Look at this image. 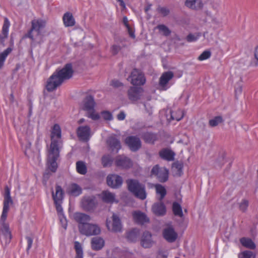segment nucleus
<instances>
[{"mask_svg": "<svg viewBox=\"0 0 258 258\" xmlns=\"http://www.w3.org/2000/svg\"><path fill=\"white\" fill-rule=\"evenodd\" d=\"M74 71L72 64L67 63L60 69H57L48 79L45 88L48 92H52L59 87L66 80L71 79Z\"/></svg>", "mask_w": 258, "mask_h": 258, "instance_id": "1", "label": "nucleus"}, {"mask_svg": "<svg viewBox=\"0 0 258 258\" xmlns=\"http://www.w3.org/2000/svg\"><path fill=\"white\" fill-rule=\"evenodd\" d=\"M61 135V130H52L51 133V144L48 151L47 166L52 172H55L57 167L56 161L59 157V149L62 146Z\"/></svg>", "mask_w": 258, "mask_h": 258, "instance_id": "2", "label": "nucleus"}, {"mask_svg": "<svg viewBox=\"0 0 258 258\" xmlns=\"http://www.w3.org/2000/svg\"><path fill=\"white\" fill-rule=\"evenodd\" d=\"M95 105L94 98L91 95L87 96L80 104L81 109L86 112V116L93 120L100 118V114L95 110Z\"/></svg>", "mask_w": 258, "mask_h": 258, "instance_id": "3", "label": "nucleus"}, {"mask_svg": "<svg viewBox=\"0 0 258 258\" xmlns=\"http://www.w3.org/2000/svg\"><path fill=\"white\" fill-rule=\"evenodd\" d=\"M126 183L128 190L136 197L144 200L146 198V193L144 186L141 184L138 181L134 179H128Z\"/></svg>", "mask_w": 258, "mask_h": 258, "instance_id": "4", "label": "nucleus"}, {"mask_svg": "<svg viewBox=\"0 0 258 258\" xmlns=\"http://www.w3.org/2000/svg\"><path fill=\"white\" fill-rule=\"evenodd\" d=\"M127 79L133 85L136 87L144 85L146 81L144 73L137 69H134L132 71Z\"/></svg>", "mask_w": 258, "mask_h": 258, "instance_id": "5", "label": "nucleus"}, {"mask_svg": "<svg viewBox=\"0 0 258 258\" xmlns=\"http://www.w3.org/2000/svg\"><path fill=\"white\" fill-rule=\"evenodd\" d=\"M46 25V21L41 19L33 20L31 21V27L28 32L26 37L29 38L32 41L35 40V38L33 35V32H37V35L41 34V30L44 28Z\"/></svg>", "mask_w": 258, "mask_h": 258, "instance_id": "6", "label": "nucleus"}, {"mask_svg": "<svg viewBox=\"0 0 258 258\" xmlns=\"http://www.w3.org/2000/svg\"><path fill=\"white\" fill-rule=\"evenodd\" d=\"M106 225L108 230L114 232H119L122 230V224L119 217L113 214L111 220L107 219Z\"/></svg>", "mask_w": 258, "mask_h": 258, "instance_id": "7", "label": "nucleus"}, {"mask_svg": "<svg viewBox=\"0 0 258 258\" xmlns=\"http://www.w3.org/2000/svg\"><path fill=\"white\" fill-rule=\"evenodd\" d=\"M0 239L2 244L8 245L12 238L11 232L8 223H4L0 224Z\"/></svg>", "mask_w": 258, "mask_h": 258, "instance_id": "8", "label": "nucleus"}, {"mask_svg": "<svg viewBox=\"0 0 258 258\" xmlns=\"http://www.w3.org/2000/svg\"><path fill=\"white\" fill-rule=\"evenodd\" d=\"M184 116V112L183 110L177 108L170 111L169 114L166 115L167 121L169 124H175L181 120Z\"/></svg>", "mask_w": 258, "mask_h": 258, "instance_id": "9", "label": "nucleus"}, {"mask_svg": "<svg viewBox=\"0 0 258 258\" xmlns=\"http://www.w3.org/2000/svg\"><path fill=\"white\" fill-rule=\"evenodd\" d=\"M144 91V89L141 87H130L127 91L128 98L132 103L137 102L141 98Z\"/></svg>", "mask_w": 258, "mask_h": 258, "instance_id": "10", "label": "nucleus"}, {"mask_svg": "<svg viewBox=\"0 0 258 258\" xmlns=\"http://www.w3.org/2000/svg\"><path fill=\"white\" fill-rule=\"evenodd\" d=\"M80 232L87 236L97 235L101 233V228L97 224L89 223Z\"/></svg>", "mask_w": 258, "mask_h": 258, "instance_id": "11", "label": "nucleus"}, {"mask_svg": "<svg viewBox=\"0 0 258 258\" xmlns=\"http://www.w3.org/2000/svg\"><path fill=\"white\" fill-rule=\"evenodd\" d=\"M152 175H155L160 182H165L168 178V171L166 168H160L158 165L154 166L151 170Z\"/></svg>", "mask_w": 258, "mask_h": 258, "instance_id": "12", "label": "nucleus"}, {"mask_svg": "<svg viewBox=\"0 0 258 258\" xmlns=\"http://www.w3.org/2000/svg\"><path fill=\"white\" fill-rule=\"evenodd\" d=\"M74 220L78 223L79 232L84 228L91 220V217L82 213H76L74 214Z\"/></svg>", "mask_w": 258, "mask_h": 258, "instance_id": "13", "label": "nucleus"}, {"mask_svg": "<svg viewBox=\"0 0 258 258\" xmlns=\"http://www.w3.org/2000/svg\"><path fill=\"white\" fill-rule=\"evenodd\" d=\"M174 77V74L171 71H168L163 73L159 78V86L160 90L166 91L170 86L168 84Z\"/></svg>", "mask_w": 258, "mask_h": 258, "instance_id": "14", "label": "nucleus"}, {"mask_svg": "<svg viewBox=\"0 0 258 258\" xmlns=\"http://www.w3.org/2000/svg\"><path fill=\"white\" fill-rule=\"evenodd\" d=\"M163 238L168 242H173L177 238L178 234L172 226H168L164 228L162 231Z\"/></svg>", "mask_w": 258, "mask_h": 258, "instance_id": "15", "label": "nucleus"}, {"mask_svg": "<svg viewBox=\"0 0 258 258\" xmlns=\"http://www.w3.org/2000/svg\"><path fill=\"white\" fill-rule=\"evenodd\" d=\"M125 142L132 151H136L141 147V142L137 137H128L126 138Z\"/></svg>", "mask_w": 258, "mask_h": 258, "instance_id": "16", "label": "nucleus"}, {"mask_svg": "<svg viewBox=\"0 0 258 258\" xmlns=\"http://www.w3.org/2000/svg\"><path fill=\"white\" fill-rule=\"evenodd\" d=\"M107 184L112 188H117L122 183V178L116 174L109 175L107 177Z\"/></svg>", "mask_w": 258, "mask_h": 258, "instance_id": "17", "label": "nucleus"}, {"mask_svg": "<svg viewBox=\"0 0 258 258\" xmlns=\"http://www.w3.org/2000/svg\"><path fill=\"white\" fill-rule=\"evenodd\" d=\"M96 204V199L94 196L85 197L82 200V207L87 211L92 210Z\"/></svg>", "mask_w": 258, "mask_h": 258, "instance_id": "18", "label": "nucleus"}, {"mask_svg": "<svg viewBox=\"0 0 258 258\" xmlns=\"http://www.w3.org/2000/svg\"><path fill=\"white\" fill-rule=\"evenodd\" d=\"M115 164L122 168H128L132 166V161L128 158L124 156H118L115 159Z\"/></svg>", "mask_w": 258, "mask_h": 258, "instance_id": "19", "label": "nucleus"}, {"mask_svg": "<svg viewBox=\"0 0 258 258\" xmlns=\"http://www.w3.org/2000/svg\"><path fill=\"white\" fill-rule=\"evenodd\" d=\"M152 210L157 216H163L166 213L165 206L161 201L155 203L152 206Z\"/></svg>", "mask_w": 258, "mask_h": 258, "instance_id": "20", "label": "nucleus"}, {"mask_svg": "<svg viewBox=\"0 0 258 258\" xmlns=\"http://www.w3.org/2000/svg\"><path fill=\"white\" fill-rule=\"evenodd\" d=\"M132 215L134 221L138 224H143L149 221L146 215L140 211H134Z\"/></svg>", "mask_w": 258, "mask_h": 258, "instance_id": "21", "label": "nucleus"}, {"mask_svg": "<svg viewBox=\"0 0 258 258\" xmlns=\"http://www.w3.org/2000/svg\"><path fill=\"white\" fill-rule=\"evenodd\" d=\"M153 243L151 234L148 231L145 232L141 238L142 246L145 248H149L152 245Z\"/></svg>", "mask_w": 258, "mask_h": 258, "instance_id": "22", "label": "nucleus"}, {"mask_svg": "<svg viewBox=\"0 0 258 258\" xmlns=\"http://www.w3.org/2000/svg\"><path fill=\"white\" fill-rule=\"evenodd\" d=\"M100 196L103 201L105 203H118V201L115 199V195L108 190L103 191L100 195Z\"/></svg>", "mask_w": 258, "mask_h": 258, "instance_id": "23", "label": "nucleus"}, {"mask_svg": "<svg viewBox=\"0 0 258 258\" xmlns=\"http://www.w3.org/2000/svg\"><path fill=\"white\" fill-rule=\"evenodd\" d=\"M62 21L65 27H72L75 25V20L70 12L64 13L62 17Z\"/></svg>", "mask_w": 258, "mask_h": 258, "instance_id": "24", "label": "nucleus"}, {"mask_svg": "<svg viewBox=\"0 0 258 258\" xmlns=\"http://www.w3.org/2000/svg\"><path fill=\"white\" fill-rule=\"evenodd\" d=\"M185 6L192 10H200L203 8V4L201 0H186Z\"/></svg>", "mask_w": 258, "mask_h": 258, "instance_id": "25", "label": "nucleus"}, {"mask_svg": "<svg viewBox=\"0 0 258 258\" xmlns=\"http://www.w3.org/2000/svg\"><path fill=\"white\" fill-rule=\"evenodd\" d=\"M10 26V23L8 19L5 18L2 27V34L0 35V39L1 41H4L6 38L8 37Z\"/></svg>", "mask_w": 258, "mask_h": 258, "instance_id": "26", "label": "nucleus"}, {"mask_svg": "<svg viewBox=\"0 0 258 258\" xmlns=\"http://www.w3.org/2000/svg\"><path fill=\"white\" fill-rule=\"evenodd\" d=\"M104 244V240L99 237H94L92 239V247L94 250H99L101 249Z\"/></svg>", "mask_w": 258, "mask_h": 258, "instance_id": "27", "label": "nucleus"}, {"mask_svg": "<svg viewBox=\"0 0 258 258\" xmlns=\"http://www.w3.org/2000/svg\"><path fill=\"white\" fill-rule=\"evenodd\" d=\"M160 156L166 160L172 161L174 159V153L168 149H163L159 152Z\"/></svg>", "mask_w": 258, "mask_h": 258, "instance_id": "28", "label": "nucleus"}, {"mask_svg": "<svg viewBox=\"0 0 258 258\" xmlns=\"http://www.w3.org/2000/svg\"><path fill=\"white\" fill-rule=\"evenodd\" d=\"M240 242L243 246L247 248L254 249L256 247V245L254 242L249 238H241L240 239Z\"/></svg>", "mask_w": 258, "mask_h": 258, "instance_id": "29", "label": "nucleus"}, {"mask_svg": "<svg viewBox=\"0 0 258 258\" xmlns=\"http://www.w3.org/2000/svg\"><path fill=\"white\" fill-rule=\"evenodd\" d=\"M63 190L60 186H56L55 193L52 192V197L55 202H61L63 199Z\"/></svg>", "mask_w": 258, "mask_h": 258, "instance_id": "30", "label": "nucleus"}, {"mask_svg": "<svg viewBox=\"0 0 258 258\" xmlns=\"http://www.w3.org/2000/svg\"><path fill=\"white\" fill-rule=\"evenodd\" d=\"M156 192L158 196V199L161 201L166 195V190L164 186L161 184H156L155 186Z\"/></svg>", "mask_w": 258, "mask_h": 258, "instance_id": "31", "label": "nucleus"}, {"mask_svg": "<svg viewBox=\"0 0 258 258\" xmlns=\"http://www.w3.org/2000/svg\"><path fill=\"white\" fill-rule=\"evenodd\" d=\"M107 143L112 148V149H116L117 151H118L121 148V146L119 141L116 139L114 137L111 136L107 140Z\"/></svg>", "mask_w": 258, "mask_h": 258, "instance_id": "32", "label": "nucleus"}, {"mask_svg": "<svg viewBox=\"0 0 258 258\" xmlns=\"http://www.w3.org/2000/svg\"><path fill=\"white\" fill-rule=\"evenodd\" d=\"M68 192L72 196H78L82 193V188L76 184H72L70 186Z\"/></svg>", "mask_w": 258, "mask_h": 258, "instance_id": "33", "label": "nucleus"}, {"mask_svg": "<svg viewBox=\"0 0 258 258\" xmlns=\"http://www.w3.org/2000/svg\"><path fill=\"white\" fill-rule=\"evenodd\" d=\"M140 234L139 230L134 228L130 231L127 235V238L128 240L134 242L136 241L139 237Z\"/></svg>", "mask_w": 258, "mask_h": 258, "instance_id": "34", "label": "nucleus"}, {"mask_svg": "<svg viewBox=\"0 0 258 258\" xmlns=\"http://www.w3.org/2000/svg\"><path fill=\"white\" fill-rule=\"evenodd\" d=\"M12 51V49L11 47H8L3 52L0 53V69H1L4 66L6 58Z\"/></svg>", "mask_w": 258, "mask_h": 258, "instance_id": "35", "label": "nucleus"}, {"mask_svg": "<svg viewBox=\"0 0 258 258\" xmlns=\"http://www.w3.org/2000/svg\"><path fill=\"white\" fill-rule=\"evenodd\" d=\"M143 139L146 143L153 144L157 140V137L155 134L147 132L144 135Z\"/></svg>", "mask_w": 258, "mask_h": 258, "instance_id": "36", "label": "nucleus"}, {"mask_svg": "<svg viewBox=\"0 0 258 258\" xmlns=\"http://www.w3.org/2000/svg\"><path fill=\"white\" fill-rule=\"evenodd\" d=\"M77 135L81 140H88L91 136L90 130H77Z\"/></svg>", "mask_w": 258, "mask_h": 258, "instance_id": "37", "label": "nucleus"}, {"mask_svg": "<svg viewBox=\"0 0 258 258\" xmlns=\"http://www.w3.org/2000/svg\"><path fill=\"white\" fill-rule=\"evenodd\" d=\"M172 210L175 216L182 217L183 216V213L181 206L177 203L174 202L172 205Z\"/></svg>", "mask_w": 258, "mask_h": 258, "instance_id": "38", "label": "nucleus"}, {"mask_svg": "<svg viewBox=\"0 0 258 258\" xmlns=\"http://www.w3.org/2000/svg\"><path fill=\"white\" fill-rule=\"evenodd\" d=\"M76 169L78 173L85 174L87 172V168L85 163L83 161H78L76 163Z\"/></svg>", "mask_w": 258, "mask_h": 258, "instance_id": "39", "label": "nucleus"}, {"mask_svg": "<svg viewBox=\"0 0 258 258\" xmlns=\"http://www.w3.org/2000/svg\"><path fill=\"white\" fill-rule=\"evenodd\" d=\"M223 121V119L222 116H217L210 119L209 121V123L211 127H213L222 123Z\"/></svg>", "mask_w": 258, "mask_h": 258, "instance_id": "40", "label": "nucleus"}, {"mask_svg": "<svg viewBox=\"0 0 258 258\" xmlns=\"http://www.w3.org/2000/svg\"><path fill=\"white\" fill-rule=\"evenodd\" d=\"M75 248L76 251V258H83V252L81 244L78 241L75 242Z\"/></svg>", "mask_w": 258, "mask_h": 258, "instance_id": "41", "label": "nucleus"}, {"mask_svg": "<svg viewBox=\"0 0 258 258\" xmlns=\"http://www.w3.org/2000/svg\"><path fill=\"white\" fill-rule=\"evenodd\" d=\"M156 28L160 32H162L163 34L166 36H169L171 33V31L169 28L163 24L158 25Z\"/></svg>", "mask_w": 258, "mask_h": 258, "instance_id": "42", "label": "nucleus"}, {"mask_svg": "<svg viewBox=\"0 0 258 258\" xmlns=\"http://www.w3.org/2000/svg\"><path fill=\"white\" fill-rule=\"evenodd\" d=\"M112 162V157L110 155H104L102 158V163L104 167L109 166Z\"/></svg>", "mask_w": 258, "mask_h": 258, "instance_id": "43", "label": "nucleus"}, {"mask_svg": "<svg viewBox=\"0 0 258 258\" xmlns=\"http://www.w3.org/2000/svg\"><path fill=\"white\" fill-rule=\"evenodd\" d=\"M239 258H255V254L251 251L245 250L239 254Z\"/></svg>", "mask_w": 258, "mask_h": 258, "instance_id": "44", "label": "nucleus"}, {"mask_svg": "<svg viewBox=\"0 0 258 258\" xmlns=\"http://www.w3.org/2000/svg\"><path fill=\"white\" fill-rule=\"evenodd\" d=\"M211 56V52L210 50L203 51L198 57L199 61H203L209 58Z\"/></svg>", "mask_w": 258, "mask_h": 258, "instance_id": "45", "label": "nucleus"}, {"mask_svg": "<svg viewBox=\"0 0 258 258\" xmlns=\"http://www.w3.org/2000/svg\"><path fill=\"white\" fill-rule=\"evenodd\" d=\"M157 11L163 17L167 16L170 13V11L168 8L160 6L158 7Z\"/></svg>", "mask_w": 258, "mask_h": 258, "instance_id": "46", "label": "nucleus"}, {"mask_svg": "<svg viewBox=\"0 0 258 258\" xmlns=\"http://www.w3.org/2000/svg\"><path fill=\"white\" fill-rule=\"evenodd\" d=\"M100 114L105 120L110 121L113 119L112 113L108 111H101Z\"/></svg>", "mask_w": 258, "mask_h": 258, "instance_id": "47", "label": "nucleus"}, {"mask_svg": "<svg viewBox=\"0 0 258 258\" xmlns=\"http://www.w3.org/2000/svg\"><path fill=\"white\" fill-rule=\"evenodd\" d=\"M121 49V47L119 44H113L110 47V52L113 55H116Z\"/></svg>", "mask_w": 258, "mask_h": 258, "instance_id": "48", "label": "nucleus"}, {"mask_svg": "<svg viewBox=\"0 0 258 258\" xmlns=\"http://www.w3.org/2000/svg\"><path fill=\"white\" fill-rule=\"evenodd\" d=\"M242 92V81L240 83H237L235 86V95L236 98L237 96L241 94Z\"/></svg>", "mask_w": 258, "mask_h": 258, "instance_id": "49", "label": "nucleus"}, {"mask_svg": "<svg viewBox=\"0 0 258 258\" xmlns=\"http://www.w3.org/2000/svg\"><path fill=\"white\" fill-rule=\"evenodd\" d=\"M200 36V34L199 33H197L195 34L190 33L186 36V39L188 42H194L197 41Z\"/></svg>", "mask_w": 258, "mask_h": 258, "instance_id": "50", "label": "nucleus"}, {"mask_svg": "<svg viewBox=\"0 0 258 258\" xmlns=\"http://www.w3.org/2000/svg\"><path fill=\"white\" fill-rule=\"evenodd\" d=\"M13 204L11 198H4L3 209L9 210L10 206Z\"/></svg>", "mask_w": 258, "mask_h": 258, "instance_id": "51", "label": "nucleus"}, {"mask_svg": "<svg viewBox=\"0 0 258 258\" xmlns=\"http://www.w3.org/2000/svg\"><path fill=\"white\" fill-rule=\"evenodd\" d=\"M248 206V202L246 200H243L241 202L239 205V208L240 210L243 212H244L246 210L247 207Z\"/></svg>", "mask_w": 258, "mask_h": 258, "instance_id": "52", "label": "nucleus"}, {"mask_svg": "<svg viewBox=\"0 0 258 258\" xmlns=\"http://www.w3.org/2000/svg\"><path fill=\"white\" fill-rule=\"evenodd\" d=\"M9 210L3 209L2 214L1 215V219H0V224H3L4 223H6V220L7 219L8 213Z\"/></svg>", "mask_w": 258, "mask_h": 258, "instance_id": "53", "label": "nucleus"}, {"mask_svg": "<svg viewBox=\"0 0 258 258\" xmlns=\"http://www.w3.org/2000/svg\"><path fill=\"white\" fill-rule=\"evenodd\" d=\"M110 85L114 88H119L122 86L123 84L117 80H113L110 83Z\"/></svg>", "mask_w": 258, "mask_h": 258, "instance_id": "54", "label": "nucleus"}, {"mask_svg": "<svg viewBox=\"0 0 258 258\" xmlns=\"http://www.w3.org/2000/svg\"><path fill=\"white\" fill-rule=\"evenodd\" d=\"M54 203L55 204L56 209L57 210L58 215L61 216L63 215V209L60 205L61 202H55Z\"/></svg>", "mask_w": 258, "mask_h": 258, "instance_id": "55", "label": "nucleus"}, {"mask_svg": "<svg viewBox=\"0 0 258 258\" xmlns=\"http://www.w3.org/2000/svg\"><path fill=\"white\" fill-rule=\"evenodd\" d=\"M60 222L62 225V226L66 229L67 227V219L63 215L59 216Z\"/></svg>", "mask_w": 258, "mask_h": 258, "instance_id": "56", "label": "nucleus"}, {"mask_svg": "<svg viewBox=\"0 0 258 258\" xmlns=\"http://www.w3.org/2000/svg\"><path fill=\"white\" fill-rule=\"evenodd\" d=\"M126 29L127 30V32L128 33V34L130 36L134 39L136 37L135 34V31L131 27V26H128V27H126Z\"/></svg>", "mask_w": 258, "mask_h": 258, "instance_id": "57", "label": "nucleus"}, {"mask_svg": "<svg viewBox=\"0 0 258 258\" xmlns=\"http://www.w3.org/2000/svg\"><path fill=\"white\" fill-rule=\"evenodd\" d=\"M126 115L125 113L121 111L117 115V118L118 120H123L125 119Z\"/></svg>", "mask_w": 258, "mask_h": 258, "instance_id": "58", "label": "nucleus"}, {"mask_svg": "<svg viewBox=\"0 0 258 258\" xmlns=\"http://www.w3.org/2000/svg\"><path fill=\"white\" fill-rule=\"evenodd\" d=\"M4 198H11L10 189L8 186L5 188Z\"/></svg>", "mask_w": 258, "mask_h": 258, "instance_id": "59", "label": "nucleus"}, {"mask_svg": "<svg viewBox=\"0 0 258 258\" xmlns=\"http://www.w3.org/2000/svg\"><path fill=\"white\" fill-rule=\"evenodd\" d=\"M26 238L28 243L27 250H29L32 246L33 239L30 237H27Z\"/></svg>", "mask_w": 258, "mask_h": 258, "instance_id": "60", "label": "nucleus"}, {"mask_svg": "<svg viewBox=\"0 0 258 258\" xmlns=\"http://www.w3.org/2000/svg\"><path fill=\"white\" fill-rule=\"evenodd\" d=\"M122 22L124 24V25L125 26V27H128L130 26V25L128 23V19L127 18L126 16H124L122 19Z\"/></svg>", "mask_w": 258, "mask_h": 258, "instance_id": "61", "label": "nucleus"}, {"mask_svg": "<svg viewBox=\"0 0 258 258\" xmlns=\"http://www.w3.org/2000/svg\"><path fill=\"white\" fill-rule=\"evenodd\" d=\"M117 1H118V2H119V4H120V6L122 8H125V3H124L123 2V0H116Z\"/></svg>", "mask_w": 258, "mask_h": 258, "instance_id": "62", "label": "nucleus"}, {"mask_svg": "<svg viewBox=\"0 0 258 258\" xmlns=\"http://www.w3.org/2000/svg\"><path fill=\"white\" fill-rule=\"evenodd\" d=\"M254 57L255 59L258 61V46L255 48V49Z\"/></svg>", "mask_w": 258, "mask_h": 258, "instance_id": "63", "label": "nucleus"}, {"mask_svg": "<svg viewBox=\"0 0 258 258\" xmlns=\"http://www.w3.org/2000/svg\"><path fill=\"white\" fill-rule=\"evenodd\" d=\"M77 129H78V130H80V129H90V127L88 125L80 126H79L77 128Z\"/></svg>", "mask_w": 258, "mask_h": 258, "instance_id": "64", "label": "nucleus"}]
</instances>
